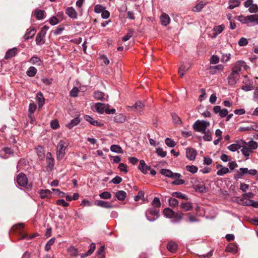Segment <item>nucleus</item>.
<instances>
[{"label": "nucleus", "instance_id": "obj_1", "mask_svg": "<svg viewBox=\"0 0 258 258\" xmlns=\"http://www.w3.org/2000/svg\"><path fill=\"white\" fill-rule=\"evenodd\" d=\"M247 70L248 66L246 62L243 60H238L236 61L234 66L232 68L231 74L228 77V83L230 86L235 85L240 78V73L242 68Z\"/></svg>", "mask_w": 258, "mask_h": 258}, {"label": "nucleus", "instance_id": "obj_2", "mask_svg": "<svg viewBox=\"0 0 258 258\" xmlns=\"http://www.w3.org/2000/svg\"><path fill=\"white\" fill-rule=\"evenodd\" d=\"M68 143L64 140H61L56 146V156L58 160L62 159L66 154V150L68 146Z\"/></svg>", "mask_w": 258, "mask_h": 258}, {"label": "nucleus", "instance_id": "obj_3", "mask_svg": "<svg viewBox=\"0 0 258 258\" xmlns=\"http://www.w3.org/2000/svg\"><path fill=\"white\" fill-rule=\"evenodd\" d=\"M210 123L209 121L204 120H197L193 124L194 130L198 132L205 133L207 131V128L210 126Z\"/></svg>", "mask_w": 258, "mask_h": 258}, {"label": "nucleus", "instance_id": "obj_4", "mask_svg": "<svg viewBox=\"0 0 258 258\" xmlns=\"http://www.w3.org/2000/svg\"><path fill=\"white\" fill-rule=\"evenodd\" d=\"M146 216L150 221L156 220L159 216V210L154 208H150L146 212Z\"/></svg>", "mask_w": 258, "mask_h": 258}, {"label": "nucleus", "instance_id": "obj_5", "mask_svg": "<svg viewBox=\"0 0 258 258\" xmlns=\"http://www.w3.org/2000/svg\"><path fill=\"white\" fill-rule=\"evenodd\" d=\"M257 173L256 169H250L247 168H240L237 172L235 177L241 178L245 174H248L250 175H255Z\"/></svg>", "mask_w": 258, "mask_h": 258}, {"label": "nucleus", "instance_id": "obj_6", "mask_svg": "<svg viewBox=\"0 0 258 258\" xmlns=\"http://www.w3.org/2000/svg\"><path fill=\"white\" fill-rule=\"evenodd\" d=\"M192 187L197 192H205L207 191L204 183L198 180L193 183Z\"/></svg>", "mask_w": 258, "mask_h": 258}, {"label": "nucleus", "instance_id": "obj_7", "mask_svg": "<svg viewBox=\"0 0 258 258\" xmlns=\"http://www.w3.org/2000/svg\"><path fill=\"white\" fill-rule=\"evenodd\" d=\"M145 105L140 101H137L132 106H128L127 109L130 111H136L141 113L144 108Z\"/></svg>", "mask_w": 258, "mask_h": 258}, {"label": "nucleus", "instance_id": "obj_8", "mask_svg": "<svg viewBox=\"0 0 258 258\" xmlns=\"http://www.w3.org/2000/svg\"><path fill=\"white\" fill-rule=\"evenodd\" d=\"M17 182L19 185L26 187L28 184V179L24 173H21L17 176Z\"/></svg>", "mask_w": 258, "mask_h": 258}, {"label": "nucleus", "instance_id": "obj_9", "mask_svg": "<svg viewBox=\"0 0 258 258\" xmlns=\"http://www.w3.org/2000/svg\"><path fill=\"white\" fill-rule=\"evenodd\" d=\"M197 155V151L192 148H187L186 149V157L190 161H194Z\"/></svg>", "mask_w": 258, "mask_h": 258}, {"label": "nucleus", "instance_id": "obj_10", "mask_svg": "<svg viewBox=\"0 0 258 258\" xmlns=\"http://www.w3.org/2000/svg\"><path fill=\"white\" fill-rule=\"evenodd\" d=\"M36 100L39 108H41L44 104L45 98L43 97V94L41 92H39L37 93Z\"/></svg>", "mask_w": 258, "mask_h": 258}, {"label": "nucleus", "instance_id": "obj_11", "mask_svg": "<svg viewBox=\"0 0 258 258\" xmlns=\"http://www.w3.org/2000/svg\"><path fill=\"white\" fill-rule=\"evenodd\" d=\"M139 169L141 170V171L144 174H147L150 170V166H147L145 162L142 160L140 161V164L139 165Z\"/></svg>", "mask_w": 258, "mask_h": 258}, {"label": "nucleus", "instance_id": "obj_12", "mask_svg": "<svg viewBox=\"0 0 258 258\" xmlns=\"http://www.w3.org/2000/svg\"><path fill=\"white\" fill-rule=\"evenodd\" d=\"M190 66L188 63L182 64L179 67L178 70V74L180 77H182L186 72L189 70Z\"/></svg>", "mask_w": 258, "mask_h": 258}, {"label": "nucleus", "instance_id": "obj_13", "mask_svg": "<svg viewBox=\"0 0 258 258\" xmlns=\"http://www.w3.org/2000/svg\"><path fill=\"white\" fill-rule=\"evenodd\" d=\"M36 32V30L34 28L29 31L27 30L23 38L25 40H27L33 38V37L35 35Z\"/></svg>", "mask_w": 258, "mask_h": 258}, {"label": "nucleus", "instance_id": "obj_14", "mask_svg": "<svg viewBox=\"0 0 258 258\" xmlns=\"http://www.w3.org/2000/svg\"><path fill=\"white\" fill-rule=\"evenodd\" d=\"M160 21L162 25L166 26L169 24L170 19L167 14L163 13L160 17Z\"/></svg>", "mask_w": 258, "mask_h": 258}, {"label": "nucleus", "instance_id": "obj_15", "mask_svg": "<svg viewBox=\"0 0 258 258\" xmlns=\"http://www.w3.org/2000/svg\"><path fill=\"white\" fill-rule=\"evenodd\" d=\"M66 14L71 18L76 19L77 18V13L75 10L72 7L67 9Z\"/></svg>", "mask_w": 258, "mask_h": 258}, {"label": "nucleus", "instance_id": "obj_16", "mask_svg": "<svg viewBox=\"0 0 258 258\" xmlns=\"http://www.w3.org/2000/svg\"><path fill=\"white\" fill-rule=\"evenodd\" d=\"M17 53V48H13V49L8 50L6 53L5 58L6 59H10V58L15 56Z\"/></svg>", "mask_w": 258, "mask_h": 258}, {"label": "nucleus", "instance_id": "obj_17", "mask_svg": "<svg viewBox=\"0 0 258 258\" xmlns=\"http://www.w3.org/2000/svg\"><path fill=\"white\" fill-rule=\"evenodd\" d=\"M95 204L97 206L105 208H111L112 207V205L109 202L102 200L97 201Z\"/></svg>", "mask_w": 258, "mask_h": 258}, {"label": "nucleus", "instance_id": "obj_18", "mask_svg": "<svg viewBox=\"0 0 258 258\" xmlns=\"http://www.w3.org/2000/svg\"><path fill=\"white\" fill-rule=\"evenodd\" d=\"M243 144L247 145L248 147L251 150V151L252 152L253 150H255L258 147V144L257 143L253 140H251L249 142H248V143L245 142V141H242Z\"/></svg>", "mask_w": 258, "mask_h": 258}, {"label": "nucleus", "instance_id": "obj_19", "mask_svg": "<svg viewBox=\"0 0 258 258\" xmlns=\"http://www.w3.org/2000/svg\"><path fill=\"white\" fill-rule=\"evenodd\" d=\"M39 194L41 199L49 198L51 196V192L49 189H41Z\"/></svg>", "mask_w": 258, "mask_h": 258}, {"label": "nucleus", "instance_id": "obj_20", "mask_svg": "<svg viewBox=\"0 0 258 258\" xmlns=\"http://www.w3.org/2000/svg\"><path fill=\"white\" fill-rule=\"evenodd\" d=\"M96 111L100 114L103 113L105 111V105L101 103H97L95 105Z\"/></svg>", "mask_w": 258, "mask_h": 258}, {"label": "nucleus", "instance_id": "obj_21", "mask_svg": "<svg viewBox=\"0 0 258 258\" xmlns=\"http://www.w3.org/2000/svg\"><path fill=\"white\" fill-rule=\"evenodd\" d=\"M80 122V119L79 117H77L73 119L71 122L67 124V126L69 128L71 129L74 126L78 125Z\"/></svg>", "mask_w": 258, "mask_h": 258}, {"label": "nucleus", "instance_id": "obj_22", "mask_svg": "<svg viewBox=\"0 0 258 258\" xmlns=\"http://www.w3.org/2000/svg\"><path fill=\"white\" fill-rule=\"evenodd\" d=\"M226 250L228 252L235 253L238 251V247L235 244L230 243L226 247Z\"/></svg>", "mask_w": 258, "mask_h": 258}, {"label": "nucleus", "instance_id": "obj_23", "mask_svg": "<svg viewBox=\"0 0 258 258\" xmlns=\"http://www.w3.org/2000/svg\"><path fill=\"white\" fill-rule=\"evenodd\" d=\"M225 26L224 25H220L215 26L213 28L214 33H213L214 37H216L218 34H220L224 30Z\"/></svg>", "mask_w": 258, "mask_h": 258}, {"label": "nucleus", "instance_id": "obj_24", "mask_svg": "<svg viewBox=\"0 0 258 258\" xmlns=\"http://www.w3.org/2000/svg\"><path fill=\"white\" fill-rule=\"evenodd\" d=\"M180 207L185 211L191 210L193 208L192 205L190 202H182Z\"/></svg>", "mask_w": 258, "mask_h": 258}, {"label": "nucleus", "instance_id": "obj_25", "mask_svg": "<svg viewBox=\"0 0 258 258\" xmlns=\"http://www.w3.org/2000/svg\"><path fill=\"white\" fill-rule=\"evenodd\" d=\"M242 146L239 144L238 142L232 144L228 147L229 150L232 152H235L240 149Z\"/></svg>", "mask_w": 258, "mask_h": 258}, {"label": "nucleus", "instance_id": "obj_26", "mask_svg": "<svg viewBox=\"0 0 258 258\" xmlns=\"http://www.w3.org/2000/svg\"><path fill=\"white\" fill-rule=\"evenodd\" d=\"M228 8L230 10L233 9L239 6L241 2L239 0H229Z\"/></svg>", "mask_w": 258, "mask_h": 258}, {"label": "nucleus", "instance_id": "obj_27", "mask_svg": "<svg viewBox=\"0 0 258 258\" xmlns=\"http://www.w3.org/2000/svg\"><path fill=\"white\" fill-rule=\"evenodd\" d=\"M167 248L169 251L175 252L177 250V245L175 242L171 241L168 243Z\"/></svg>", "mask_w": 258, "mask_h": 258}, {"label": "nucleus", "instance_id": "obj_28", "mask_svg": "<svg viewBox=\"0 0 258 258\" xmlns=\"http://www.w3.org/2000/svg\"><path fill=\"white\" fill-rule=\"evenodd\" d=\"M44 13L45 12L43 10L36 9L34 12V15L37 19L42 20L44 18Z\"/></svg>", "mask_w": 258, "mask_h": 258}, {"label": "nucleus", "instance_id": "obj_29", "mask_svg": "<svg viewBox=\"0 0 258 258\" xmlns=\"http://www.w3.org/2000/svg\"><path fill=\"white\" fill-rule=\"evenodd\" d=\"M29 62L32 64H35L39 66L42 64V60L37 56L32 57L30 59Z\"/></svg>", "mask_w": 258, "mask_h": 258}, {"label": "nucleus", "instance_id": "obj_30", "mask_svg": "<svg viewBox=\"0 0 258 258\" xmlns=\"http://www.w3.org/2000/svg\"><path fill=\"white\" fill-rule=\"evenodd\" d=\"M163 214L166 217L172 218L174 215V212L172 209L167 208L163 210Z\"/></svg>", "mask_w": 258, "mask_h": 258}, {"label": "nucleus", "instance_id": "obj_31", "mask_svg": "<svg viewBox=\"0 0 258 258\" xmlns=\"http://www.w3.org/2000/svg\"><path fill=\"white\" fill-rule=\"evenodd\" d=\"M110 150L112 152H114L116 153H121L122 154L123 153V150L120 146L117 145H112L110 146Z\"/></svg>", "mask_w": 258, "mask_h": 258}, {"label": "nucleus", "instance_id": "obj_32", "mask_svg": "<svg viewBox=\"0 0 258 258\" xmlns=\"http://www.w3.org/2000/svg\"><path fill=\"white\" fill-rule=\"evenodd\" d=\"M115 197L118 200L123 201L125 199L126 194L124 191L119 190L116 192Z\"/></svg>", "mask_w": 258, "mask_h": 258}, {"label": "nucleus", "instance_id": "obj_33", "mask_svg": "<svg viewBox=\"0 0 258 258\" xmlns=\"http://www.w3.org/2000/svg\"><path fill=\"white\" fill-rule=\"evenodd\" d=\"M126 119V116L123 115V114H116L114 118V120L116 122H124Z\"/></svg>", "mask_w": 258, "mask_h": 258}, {"label": "nucleus", "instance_id": "obj_34", "mask_svg": "<svg viewBox=\"0 0 258 258\" xmlns=\"http://www.w3.org/2000/svg\"><path fill=\"white\" fill-rule=\"evenodd\" d=\"M46 162L47 163V166L49 168H52L53 167L54 161V159L51 157V154L50 153H48L47 154Z\"/></svg>", "mask_w": 258, "mask_h": 258}, {"label": "nucleus", "instance_id": "obj_35", "mask_svg": "<svg viewBox=\"0 0 258 258\" xmlns=\"http://www.w3.org/2000/svg\"><path fill=\"white\" fill-rule=\"evenodd\" d=\"M67 251L71 256L76 257L78 255V251L77 248L74 246H71L68 248Z\"/></svg>", "mask_w": 258, "mask_h": 258}, {"label": "nucleus", "instance_id": "obj_36", "mask_svg": "<svg viewBox=\"0 0 258 258\" xmlns=\"http://www.w3.org/2000/svg\"><path fill=\"white\" fill-rule=\"evenodd\" d=\"M37 72V69L34 67H30L26 72L27 76L30 77H34Z\"/></svg>", "mask_w": 258, "mask_h": 258}, {"label": "nucleus", "instance_id": "obj_37", "mask_svg": "<svg viewBox=\"0 0 258 258\" xmlns=\"http://www.w3.org/2000/svg\"><path fill=\"white\" fill-rule=\"evenodd\" d=\"M242 147V148L241 150L242 154L245 157H248L252 152L248 147L244 146Z\"/></svg>", "mask_w": 258, "mask_h": 258}, {"label": "nucleus", "instance_id": "obj_38", "mask_svg": "<svg viewBox=\"0 0 258 258\" xmlns=\"http://www.w3.org/2000/svg\"><path fill=\"white\" fill-rule=\"evenodd\" d=\"M183 216V214H182L181 212H178V213H175L174 212V215L172 217V218L173 219V220L172 221L173 222H178L180 221Z\"/></svg>", "mask_w": 258, "mask_h": 258}, {"label": "nucleus", "instance_id": "obj_39", "mask_svg": "<svg viewBox=\"0 0 258 258\" xmlns=\"http://www.w3.org/2000/svg\"><path fill=\"white\" fill-rule=\"evenodd\" d=\"M230 172V170L228 168L223 167L217 171V175L219 176H223Z\"/></svg>", "mask_w": 258, "mask_h": 258}, {"label": "nucleus", "instance_id": "obj_40", "mask_svg": "<svg viewBox=\"0 0 258 258\" xmlns=\"http://www.w3.org/2000/svg\"><path fill=\"white\" fill-rule=\"evenodd\" d=\"M152 206L153 208H159L161 207V202L159 199L157 197H155L152 202Z\"/></svg>", "mask_w": 258, "mask_h": 258}, {"label": "nucleus", "instance_id": "obj_41", "mask_svg": "<svg viewBox=\"0 0 258 258\" xmlns=\"http://www.w3.org/2000/svg\"><path fill=\"white\" fill-rule=\"evenodd\" d=\"M202 134L204 135V136H203V139L205 141H212V134L210 131V130H208L207 131H205V133H202Z\"/></svg>", "mask_w": 258, "mask_h": 258}, {"label": "nucleus", "instance_id": "obj_42", "mask_svg": "<svg viewBox=\"0 0 258 258\" xmlns=\"http://www.w3.org/2000/svg\"><path fill=\"white\" fill-rule=\"evenodd\" d=\"M205 6V3H204L203 2H200L193 8L192 11L195 12H200Z\"/></svg>", "mask_w": 258, "mask_h": 258}, {"label": "nucleus", "instance_id": "obj_43", "mask_svg": "<svg viewBox=\"0 0 258 258\" xmlns=\"http://www.w3.org/2000/svg\"><path fill=\"white\" fill-rule=\"evenodd\" d=\"M172 196L177 198L187 200L188 199L187 196L180 192H174L172 194Z\"/></svg>", "mask_w": 258, "mask_h": 258}, {"label": "nucleus", "instance_id": "obj_44", "mask_svg": "<svg viewBox=\"0 0 258 258\" xmlns=\"http://www.w3.org/2000/svg\"><path fill=\"white\" fill-rule=\"evenodd\" d=\"M248 23H253L254 25L258 24V16L257 15H251L248 16Z\"/></svg>", "mask_w": 258, "mask_h": 258}, {"label": "nucleus", "instance_id": "obj_45", "mask_svg": "<svg viewBox=\"0 0 258 258\" xmlns=\"http://www.w3.org/2000/svg\"><path fill=\"white\" fill-rule=\"evenodd\" d=\"M224 69L223 66L222 64H218L216 66H212L210 67V70L212 72V74H215L217 73L216 70L218 71H222Z\"/></svg>", "mask_w": 258, "mask_h": 258}, {"label": "nucleus", "instance_id": "obj_46", "mask_svg": "<svg viewBox=\"0 0 258 258\" xmlns=\"http://www.w3.org/2000/svg\"><path fill=\"white\" fill-rule=\"evenodd\" d=\"M55 240L54 237L51 238L45 244V250L48 251L51 249V246L53 244Z\"/></svg>", "mask_w": 258, "mask_h": 258}, {"label": "nucleus", "instance_id": "obj_47", "mask_svg": "<svg viewBox=\"0 0 258 258\" xmlns=\"http://www.w3.org/2000/svg\"><path fill=\"white\" fill-rule=\"evenodd\" d=\"M185 168L187 171L192 174L197 173L198 170V168L195 165H186Z\"/></svg>", "mask_w": 258, "mask_h": 258}, {"label": "nucleus", "instance_id": "obj_48", "mask_svg": "<svg viewBox=\"0 0 258 258\" xmlns=\"http://www.w3.org/2000/svg\"><path fill=\"white\" fill-rule=\"evenodd\" d=\"M104 93L100 91H95L94 93V97L97 100H103Z\"/></svg>", "mask_w": 258, "mask_h": 258}, {"label": "nucleus", "instance_id": "obj_49", "mask_svg": "<svg viewBox=\"0 0 258 258\" xmlns=\"http://www.w3.org/2000/svg\"><path fill=\"white\" fill-rule=\"evenodd\" d=\"M166 145L169 147H174L176 146V143L172 139L167 138L165 140Z\"/></svg>", "mask_w": 258, "mask_h": 258}, {"label": "nucleus", "instance_id": "obj_50", "mask_svg": "<svg viewBox=\"0 0 258 258\" xmlns=\"http://www.w3.org/2000/svg\"><path fill=\"white\" fill-rule=\"evenodd\" d=\"M160 172L162 175L170 178L173 175V172L169 169H162Z\"/></svg>", "mask_w": 258, "mask_h": 258}, {"label": "nucleus", "instance_id": "obj_51", "mask_svg": "<svg viewBox=\"0 0 258 258\" xmlns=\"http://www.w3.org/2000/svg\"><path fill=\"white\" fill-rule=\"evenodd\" d=\"M156 150L157 155L162 158L165 157L167 155V152L163 151V149L160 147L157 148Z\"/></svg>", "mask_w": 258, "mask_h": 258}, {"label": "nucleus", "instance_id": "obj_52", "mask_svg": "<svg viewBox=\"0 0 258 258\" xmlns=\"http://www.w3.org/2000/svg\"><path fill=\"white\" fill-rule=\"evenodd\" d=\"M169 204L171 207H176L178 205V201L174 198H170L168 200Z\"/></svg>", "mask_w": 258, "mask_h": 258}, {"label": "nucleus", "instance_id": "obj_53", "mask_svg": "<svg viewBox=\"0 0 258 258\" xmlns=\"http://www.w3.org/2000/svg\"><path fill=\"white\" fill-rule=\"evenodd\" d=\"M242 204L247 206H251L254 208H258V202H254L252 200H248L245 203H241Z\"/></svg>", "mask_w": 258, "mask_h": 258}, {"label": "nucleus", "instance_id": "obj_54", "mask_svg": "<svg viewBox=\"0 0 258 258\" xmlns=\"http://www.w3.org/2000/svg\"><path fill=\"white\" fill-rule=\"evenodd\" d=\"M248 16H244L241 15L238 17V20L242 24L248 23Z\"/></svg>", "mask_w": 258, "mask_h": 258}, {"label": "nucleus", "instance_id": "obj_55", "mask_svg": "<svg viewBox=\"0 0 258 258\" xmlns=\"http://www.w3.org/2000/svg\"><path fill=\"white\" fill-rule=\"evenodd\" d=\"M248 43V40L245 37L240 38L238 42V44L240 46H245Z\"/></svg>", "mask_w": 258, "mask_h": 258}, {"label": "nucleus", "instance_id": "obj_56", "mask_svg": "<svg viewBox=\"0 0 258 258\" xmlns=\"http://www.w3.org/2000/svg\"><path fill=\"white\" fill-rule=\"evenodd\" d=\"M99 197L101 199L107 200V199H109L111 198V195L108 191H104L99 195Z\"/></svg>", "mask_w": 258, "mask_h": 258}, {"label": "nucleus", "instance_id": "obj_57", "mask_svg": "<svg viewBox=\"0 0 258 258\" xmlns=\"http://www.w3.org/2000/svg\"><path fill=\"white\" fill-rule=\"evenodd\" d=\"M172 119L175 123L179 124L181 123V120L180 117L175 113L171 114Z\"/></svg>", "mask_w": 258, "mask_h": 258}, {"label": "nucleus", "instance_id": "obj_58", "mask_svg": "<svg viewBox=\"0 0 258 258\" xmlns=\"http://www.w3.org/2000/svg\"><path fill=\"white\" fill-rule=\"evenodd\" d=\"M50 126L53 130H56L59 126L58 121L57 119L52 120L50 122Z\"/></svg>", "mask_w": 258, "mask_h": 258}, {"label": "nucleus", "instance_id": "obj_59", "mask_svg": "<svg viewBox=\"0 0 258 258\" xmlns=\"http://www.w3.org/2000/svg\"><path fill=\"white\" fill-rule=\"evenodd\" d=\"M104 10L105 8L100 5H97L94 8V12L96 13H102Z\"/></svg>", "mask_w": 258, "mask_h": 258}, {"label": "nucleus", "instance_id": "obj_60", "mask_svg": "<svg viewBox=\"0 0 258 258\" xmlns=\"http://www.w3.org/2000/svg\"><path fill=\"white\" fill-rule=\"evenodd\" d=\"M36 105L34 103H30L29 105L28 114H33L36 111Z\"/></svg>", "mask_w": 258, "mask_h": 258}, {"label": "nucleus", "instance_id": "obj_61", "mask_svg": "<svg viewBox=\"0 0 258 258\" xmlns=\"http://www.w3.org/2000/svg\"><path fill=\"white\" fill-rule=\"evenodd\" d=\"M248 11L251 13H255L258 11V6L256 4H252L249 8Z\"/></svg>", "mask_w": 258, "mask_h": 258}, {"label": "nucleus", "instance_id": "obj_62", "mask_svg": "<svg viewBox=\"0 0 258 258\" xmlns=\"http://www.w3.org/2000/svg\"><path fill=\"white\" fill-rule=\"evenodd\" d=\"M144 192L142 190H141L138 192V195L135 197L134 200L135 201H138L140 199H143L144 198Z\"/></svg>", "mask_w": 258, "mask_h": 258}, {"label": "nucleus", "instance_id": "obj_63", "mask_svg": "<svg viewBox=\"0 0 258 258\" xmlns=\"http://www.w3.org/2000/svg\"><path fill=\"white\" fill-rule=\"evenodd\" d=\"M118 168L121 172H123L125 173L127 172V166L124 163H120L119 164Z\"/></svg>", "mask_w": 258, "mask_h": 258}, {"label": "nucleus", "instance_id": "obj_64", "mask_svg": "<svg viewBox=\"0 0 258 258\" xmlns=\"http://www.w3.org/2000/svg\"><path fill=\"white\" fill-rule=\"evenodd\" d=\"M133 35V31L130 30L122 38L124 41L129 40Z\"/></svg>", "mask_w": 258, "mask_h": 258}]
</instances>
